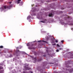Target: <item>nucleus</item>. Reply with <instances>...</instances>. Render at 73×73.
Here are the masks:
<instances>
[{"label":"nucleus","instance_id":"obj_33","mask_svg":"<svg viewBox=\"0 0 73 73\" xmlns=\"http://www.w3.org/2000/svg\"><path fill=\"white\" fill-rule=\"evenodd\" d=\"M32 7H33V5H32Z\"/></svg>","mask_w":73,"mask_h":73},{"label":"nucleus","instance_id":"obj_4","mask_svg":"<svg viewBox=\"0 0 73 73\" xmlns=\"http://www.w3.org/2000/svg\"><path fill=\"white\" fill-rule=\"evenodd\" d=\"M52 15H53V14H52V13H50L49 15V17H51V16H52Z\"/></svg>","mask_w":73,"mask_h":73},{"label":"nucleus","instance_id":"obj_14","mask_svg":"<svg viewBox=\"0 0 73 73\" xmlns=\"http://www.w3.org/2000/svg\"><path fill=\"white\" fill-rule=\"evenodd\" d=\"M3 67H2L0 66V70L1 69H3Z\"/></svg>","mask_w":73,"mask_h":73},{"label":"nucleus","instance_id":"obj_22","mask_svg":"<svg viewBox=\"0 0 73 73\" xmlns=\"http://www.w3.org/2000/svg\"><path fill=\"white\" fill-rule=\"evenodd\" d=\"M44 57H46V55H44Z\"/></svg>","mask_w":73,"mask_h":73},{"label":"nucleus","instance_id":"obj_20","mask_svg":"<svg viewBox=\"0 0 73 73\" xmlns=\"http://www.w3.org/2000/svg\"><path fill=\"white\" fill-rule=\"evenodd\" d=\"M64 40H61V42H64Z\"/></svg>","mask_w":73,"mask_h":73},{"label":"nucleus","instance_id":"obj_35","mask_svg":"<svg viewBox=\"0 0 73 73\" xmlns=\"http://www.w3.org/2000/svg\"><path fill=\"white\" fill-rule=\"evenodd\" d=\"M68 17V18H69V17Z\"/></svg>","mask_w":73,"mask_h":73},{"label":"nucleus","instance_id":"obj_24","mask_svg":"<svg viewBox=\"0 0 73 73\" xmlns=\"http://www.w3.org/2000/svg\"><path fill=\"white\" fill-rule=\"evenodd\" d=\"M23 73H25V71H23Z\"/></svg>","mask_w":73,"mask_h":73},{"label":"nucleus","instance_id":"obj_34","mask_svg":"<svg viewBox=\"0 0 73 73\" xmlns=\"http://www.w3.org/2000/svg\"><path fill=\"white\" fill-rule=\"evenodd\" d=\"M46 51H48V50H46Z\"/></svg>","mask_w":73,"mask_h":73},{"label":"nucleus","instance_id":"obj_2","mask_svg":"<svg viewBox=\"0 0 73 73\" xmlns=\"http://www.w3.org/2000/svg\"><path fill=\"white\" fill-rule=\"evenodd\" d=\"M25 69L27 70H31V68L28 67V64H27L25 66Z\"/></svg>","mask_w":73,"mask_h":73},{"label":"nucleus","instance_id":"obj_10","mask_svg":"<svg viewBox=\"0 0 73 73\" xmlns=\"http://www.w3.org/2000/svg\"><path fill=\"white\" fill-rule=\"evenodd\" d=\"M66 66L67 68H69V65H66Z\"/></svg>","mask_w":73,"mask_h":73},{"label":"nucleus","instance_id":"obj_18","mask_svg":"<svg viewBox=\"0 0 73 73\" xmlns=\"http://www.w3.org/2000/svg\"><path fill=\"white\" fill-rule=\"evenodd\" d=\"M20 3V1H17V4H19Z\"/></svg>","mask_w":73,"mask_h":73},{"label":"nucleus","instance_id":"obj_16","mask_svg":"<svg viewBox=\"0 0 73 73\" xmlns=\"http://www.w3.org/2000/svg\"><path fill=\"white\" fill-rule=\"evenodd\" d=\"M56 52H59V50H56Z\"/></svg>","mask_w":73,"mask_h":73},{"label":"nucleus","instance_id":"obj_8","mask_svg":"<svg viewBox=\"0 0 73 73\" xmlns=\"http://www.w3.org/2000/svg\"><path fill=\"white\" fill-rule=\"evenodd\" d=\"M40 22H41V23H45V21H40Z\"/></svg>","mask_w":73,"mask_h":73},{"label":"nucleus","instance_id":"obj_12","mask_svg":"<svg viewBox=\"0 0 73 73\" xmlns=\"http://www.w3.org/2000/svg\"><path fill=\"white\" fill-rule=\"evenodd\" d=\"M47 20H46V19H44V21H45V23H46V22Z\"/></svg>","mask_w":73,"mask_h":73},{"label":"nucleus","instance_id":"obj_5","mask_svg":"<svg viewBox=\"0 0 73 73\" xmlns=\"http://www.w3.org/2000/svg\"><path fill=\"white\" fill-rule=\"evenodd\" d=\"M31 16H29L28 17H27V20H29V19H30V18H31Z\"/></svg>","mask_w":73,"mask_h":73},{"label":"nucleus","instance_id":"obj_13","mask_svg":"<svg viewBox=\"0 0 73 73\" xmlns=\"http://www.w3.org/2000/svg\"><path fill=\"white\" fill-rule=\"evenodd\" d=\"M55 42H56L57 43L58 42V41L57 40H56Z\"/></svg>","mask_w":73,"mask_h":73},{"label":"nucleus","instance_id":"obj_25","mask_svg":"<svg viewBox=\"0 0 73 73\" xmlns=\"http://www.w3.org/2000/svg\"><path fill=\"white\" fill-rule=\"evenodd\" d=\"M11 3H12V2H10L9 3V4H11Z\"/></svg>","mask_w":73,"mask_h":73},{"label":"nucleus","instance_id":"obj_17","mask_svg":"<svg viewBox=\"0 0 73 73\" xmlns=\"http://www.w3.org/2000/svg\"><path fill=\"white\" fill-rule=\"evenodd\" d=\"M59 50H62V48H59Z\"/></svg>","mask_w":73,"mask_h":73},{"label":"nucleus","instance_id":"obj_30","mask_svg":"<svg viewBox=\"0 0 73 73\" xmlns=\"http://www.w3.org/2000/svg\"><path fill=\"white\" fill-rule=\"evenodd\" d=\"M31 73H32L33 72H31Z\"/></svg>","mask_w":73,"mask_h":73},{"label":"nucleus","instance_id":"obj_26","mask_svg":"<svg viewBox=\"0 0 73 73\" xmlns=\"http://www.w3.org/2000/svg\"><path fill=\"white\" fill-rule=\"evenodd\" d=\"M4 52V53H6V51H5Z\"/></svg>","mask_w":73,"mask_h":73},{"label":"nucleus","instance_id":"obj_19","mask_svg":"<svg viewBox=\"0 0 73 73\" xmlns=\"http://www.w3.org/2000/svg\"><path fill=\"white\" fill-rule=\"evenodd\" d=\"M41 40H38V42H41Z\"/></svg>","mask_w":73,"mask_h":73},{"label":"nucleus","instance_id":"obj_15","mask_svg":"<svg viewBox=\"0 0 73 73\" xmlns=\"http://www.w3.org/2000/svg\"><path fill=\"white\" fill-rule=\"evenodd\" d=\"M52 45H56V44L54 43V44H52Z\"/></svg>","mask_w":73,"mask_h":73},{"label":"nucleus","instance_id":"obj_6","mask_svg":"<svg viewBox=\"0 0 73 73\" xmlns=\"http://www.w3.org/2000/svg\"><path fill=\"white\" fill-rule=\"evenodd\" d=\"M42 42H45V43H46V44H48V42H47V41H46L42 40Z\"/></svg>","mask_w":73,"mask_h":73},{"label":"nucleus","instance_id":"obj_7","mask_svg":"<svg viewBox=\"0 0 73 73\" xmlns=\"http://www.w3.org/2000/svg\"><path fill=\"white\" fill-rule=\"evenodd\" d=\"M54 42H55L53 40V39H52V43H54Z\"/></svg>","mask_w":73,"mask_h":73},{"label":"nucleus","instance_id":"obj_27","mask_svg":"<svg viewBox=\"0 0 73 73\" xmlns=\"http://www.w3.org/2000/svg\"><path fill=\"white\" fill-rule=\"evenodd\" d=\"M39 61H41V59H40V60H39Z\"/></svg>","mask_w":73,"mask_h":73},{"label":"nucleus","instance_id":"obj_29","mask_svg":"<svg viewBox=\"0 0 73 73\" xmlns=\"http://www.w3.org/2000/svg\"><path fill=\"white\" fill-rule=\"evenodd\" d=\"M17 49H18V47H17Z\"/></svg>","mask_w":73,"mask_h":73},{"label":"nucleus","instance_id":"obj_3","mask_svg":"<svg viewBox=\"0 0 73 73\" xmlns=\"http://www.w3.org/2000/svg\"><path fill=\"white\" fill-rule=\"evenodd\" d=\"M29 49H35V48L32 47H29L28 48Z\"/></svg>","mask_w":73,"mask_h":73},{"label":"nucleus","instance_id":"obj_23","mask_svg":"<svg viewBox=\"0 0 73 73\" xmlns=\"http://www.w3.org/2000/svg\"><path fill=\"white\" fill-rule=\"evenodd\" d=\"M18 1H21V0H18Z\"/></svg>","mask_w":73,"mask_h":73},{"label":"nucleus","instance_id":"obj_21","mask_svg":"<svg viewBox=\"0 0 73 73\" xmlns=\"http://www.w3.org/2000/svg\"><path fill=\"white\" fill-rule=\"evenodd\" d=\"M70 73H72L73 72V71H70Z\"/></svg>","mask_w":73,"mask_h":73},{"label":"nucleus","instance_id":"obj_11","mask_svg":"<svg viewBox=\"0 0 73 73\" xmlns=\"http://www.w3.org/2000/svg\"><path fill=\"white\" fill-rule=\"evenodd\" d=\"M57 46H58V47H60V45H59V44H57Z\"/></svg>","mask_w":73,"mask_h":73},{"label":"nucleus","instance_id":"obj_32","mask_svg":"<svg viewBox=\"0 0 73 73\" xmlns=\"http://www.w3.org/2000/svg\"><path fill=\"white\" fill-rule=\"evenodd\" d=\"M51 64H54V63H51Z\"/></svg>","mask_w":73,"mask_h":73},{"label":"nucleus","instance_id":"obj_9","mask_svg":"<svg viewBox=\"0 0 73 73\" xmlns=\"http://www.w3.org/2000/svg\"><path fill=\"white\" fill-rule=\"evenodd\" d=\"M3 46H0V48H3Z\"/></svg>","mask_w":73,"mask_h":73},{"label":"nucleus","instance_id":"obj_31","mask_svg":"<svg viewBox=\"0 0 73 73\" xmlns=\"http://www.w3.org/2000/svg\"><path fill=\"white\" fill-rule=\"evenodd\" d=\"M54 39H55L53 37Z\"/></svg>","mask_w":73,"mask_h":73},{"label":"nucleus","instance_id":"obj_28","mask_svg":"<svg viewBox=\"0 0 73 73\" xmlns=\"http://www.w3.org/2000/svg\"><path fill=\"white\" fill-rule=\"evenodd\" d=\"M71 58H73V57Z\"/></svg>","mask_w":73,"mask_h":73},{"label":"nucleus","instance_id":"obj_1","mask_svg":"<svg viewBox=\"0 0 73 73\" xmlns=\"http://www.w3.org/2000/svg\"><path fill=\"white\" fill-rule=\"evenodd\" d=\"M12 6H3L2 7V8L3 9H5L6 8H8V9H11V7Z\"/></svg>","mask_w":73,"mask_h":73}]
</instances>
